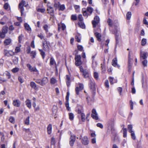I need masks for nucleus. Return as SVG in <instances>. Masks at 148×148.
Here are the masks:
<instances>
[{
    "mask_svg": "<svg viewBox=\"0 0 148 148\" xmlns=\"http://www.w3.org/2000/svg\"><path fill=\"white\" fill-rule=\"evenodd\" d=\"M107 23L111 27L113 26L114 27V30L113 33L115 34L116 42L118 40V37L120 34L119 25L117 20H114L113 21L110 18H108L107 20Z\"/></svg>",
    "mask_w": 148,
    "mask_h": 148,
    "instance_id": "1",
    "label": "nucleus"
},
{
    "mask_svg": "<svg viewBox=\"0 0 148 148\" xmlns=\"http://www.w3.org/2000/svg\"><path fill=\"white\" fill-rule=\"evenodd\" d=\"M94 10L91 7H88L87 8H83L82 9V12L84 16L87 18L88 16L92 14Z\"/></svg>",
    "mask_w": 148,
    "mask_h": 148,
    "instance_id": "2",
    "label": "nucleus"
},
{
    "mask_svg": "<svg viewBox=\"0 0 148 148\" xmlns=\"http://www.w3.org/2000/svg\"><path fill=\"white\" fill-rule=\"evenodd\" d=\"M76 111L78 114H80L81 120L83 122H84L85 120V115L83 113L84 109L83 107L81 106H78L76 108Z\"/></svg>",
    "mask_w": 148,
    "mask_h": 148,
    "instance_id": "3",
    "label": "nucleus"
},
{
    "mask_svg": "<svg viewBox=\"0 0 148 148\" xmlns=\"http://www.w3.org/2000/svg\"><path fill=\"white\" fill-rule=\"evenodd\" d=\"M108 130L110 129L111 134L113 136H115L116 135V133L114 127V122L111 120H109L107 124Z\"/></svg>",
    "mask_w": 148,
    "mask_h": 148,
    "instance_id": "4",
    "label": "nucleus"
},
{
    "mask_svg": "<svg viewBox=\"0 0 148 148\" xmlns=\"http://www.w3.org/2000/svg\"><path fill=\"white\" fill-rule=\"evenodd\" d=\"M75 64L77 66H79L82 64L81 60V56L80 55H75Z\"/></svg>",
    "mask_w": 148,
    "mask_h": 148,
    "instance_id": "5",
    "label": "nucleus"
},
{
    "mask_svg": "<svg viewBox=\"0 0 148 148\" xmlns=\"http://www.w3.org/2000/svg\"><path fill=\"white\" fill-rule=\"evenodd\" d=\"M99 21L100 19L98 16H96L94 17V20L92 21V24L94 28L96 27L97 25L99 23Z\"/></svg>",
    "mask_w": 148,
    "mask_h": 148,
    "instance_id": "6",
    "label": "nucleus"
},
{
    "mask_svg": "<svg viewBox=\"0 0 148 148\" xmlns=\"http://www.w3.org/2000/svg\"><path fill=\"white\" fill-rule=\"evenodd\" d=\"M148 56V53L147 52L142 51H140V58L141 61L143 59H146Z\"/></svg>",
    "mask_w": 148,
    "mask_h": 148,
    "instance_id": "7",
    "label": "nucleus"
},
{
    "mask_svg": "<svg viewBox=\"0 0 148 148\" xmlns=\"http://www.w3.org/2000/svg\"><path fill=\"white\" fill-rule=\"evenodd\" d=\"M25 1L23 0H22L19 3L18 5V8L20 9V11L21 13V15L23 14V12L24 11V9L23 8L24 6H26V5H25Z\"/></svg>",
    "mask_w": 148,
    "mask_h": 148,
    "instance_id": "8",
    "label": "nucleus"
},
{
    "mask_svg": "<svg viewBox=\"0 0 148 148\" xmlns=\"http://www.w3.org/2000/svg\"><path fill=\"white\" fill-rule=\"evenodd\" d=\"M76 139V136L74 135L71 134L69 139V144L71 146L73 145Z\"/></svg>",
    "mask_w": 148,
    "mask_h": 148,
    "instance_id": "9",
    "label": "nucleus"
},
{
    "mask_svg": "<svg viewBox=\"0 0 148 148\" xmlns=\"http://www.w3.org/2000/svg\"><path fill=\"white\" fill-rule=\"evenodd\" d=\"M4 54L5 56L9 57L14 55V53L11 50L8 51L6 49H4Z\"/></svg>",
    "mask_w": 148,
    "mask_h": 148,
    "instance_id": "10",
    "label": "nucleus"
},
{
    "mask_svg": "<svg viewBox=\"0 0 148 148\" xmlns=\"http://www.w3.org/2000/svg\"><path fill=\"white\" fill-rule=\"evenodd\" d=\"M27 66L30 71L37 72L38 73V71L36 67H32L29 64H27Z\"/></svg>",
    "mask_w": 148,
    "mask_h": 148,
    "instance_id": "11",
    "label": "nucleus"
},
{
    "mask_svg": "<svg viewBox=\"0 0 148 148\" xmlns=\"http://www.w3.org/2000/svg\"><path fill=\"white\" fill-rule=\"evenodd\" d=\"M47 10L48 11V13L51 16H53L54 15V10L53 7L48 6Z\"/></svg>",
    "mask_w": 148,
    "mask_h": 148,
    "instance_id": "12",
    "label": "nucleus"
},
{
    "mask_svg": "<svg viewBox=\"0 0 148 148\" xmlns=\"http://www.w3.org/2000/svg\"><path fill=\"white\" fill-rule=\"evenodd\" d=\"M97 114L95 109H93L92 110V113L91 114V116L92 118L96 120L98 119V117L97 116Z\"/></svg>",
    "mask_w": 148,
    "mask_h": 148,
    "instance_id": "13",
    "label": "nucleus"
},
{
    "mask_svg": "<svg viewBox=\"0 0 148 148\" xmlns=\"http://www.w3.org/2000/svg\"><path fill=\"white\" fill-rule=\"evenodd\" d=\"M12 103L14 106L19 107L21 104V102L19 99H17L14 100Z\"/></svg>",
    "mask_w": 148,
    "mask_h": 148,
    "instance_id": "14",
    "label": "nucleus"
},
{
    "mask_svg": "<svg viewBox=\"0 0 148 148\" xmlns=\"http://www.w3.org/2000/svg\"><path fill=\"white\" fill-rule=\"evenodd\" d=\"M89 142L88 138L86 136H85L82 139V142L85 145H87L89 143Z\"/></svg>",
    "mask_w": 148,
    "mask_h": 148,
    "instance_id": "15",
    "label": "nucleus"
},
{
    "mask_svg": "<svg viewBox=\"0 0 148 148\" xmlns=\"http://www.w3.org/2000/svg\"><path fill=\"white\" fill-rule=\"evenodd\" d=\"M42 86H43L47 84L48 81V79L47 77H43L42 79Z\"/></svg>",
    "mask_w": 148,
    "mask_h": 148,
    "instance_id": "16",
    "label": "nucleus"
},
{
    "mask_svg": "<svg viewBox=\"0 0 148 148\" xmlns=\"http://www.w3.org/2000/svg\"><path fill=\"white\" fill-rule=\"evenodd\" d=\"M55 64V67L56 70H57V66H56V63L55 60H54V58L52 57H51L50 59V65L52 66V65H53V64Z\"/></svg>",
    "mask_w": 148,
    "mask_h": 148,
    "instance_id": "17",
    "label": "nucleus"
},
{
    "mask_svg": "<svg viewBox=\"0 0 148 148\" xmlns=\"http://www.w3.org/2000/svg\"><path fill=\"white\" fill-rule=\"evenodd\" d=\"M89 87L91 89L94 90L95 88V83L93 80L90 79V80Z\"/></svg>",
    "mask_w": 148,
    "mask_h": 148,
    "instance_id": "18",
    "label": "nucleus"
},
{
    "mask_svg": "<svg viewBox=\"0 0 148 148\" xmlns=\"http://www.w3.org/2000/svg\"><path fill=\"white\" fill-rule=\"evenodd\" d=\"M66 82L67 86L68 87L69 86L70 83V76L68 75H66Z\"/></svg>",
    "mask_w": 148,
    "mask_h": 148,
    "instance_id": "19",
    "label": "nucleus"
},
{
    "mask_svg": "<svg viewBox=\"0 0 148 148\" xmlns=\"http://www.w3.org/2000/svg\"><path fill=\"white\" fill-rule=\"evenodd\" d=\"M142 79L141 82L142 83V87L144 89L146 90L147 88V85L146 83L144 84V77L143 75L141 76Z\"/></svg>",
    "mask_w": 148,
    "mask_h": 148,
    "instance_id": "20",
    "label": "nucleus"
},
{
    "mask_svg": "<svg viewBox=\"0 0 148 148\" xmlns=\"http://www.w3.org/2000/svg\"><path fill=\"white\" fill-rule=\"evenodd\" d=\"M42 45L43 49L45 50H48L49 49V47L47 42L45 41L44 42H43Z\"/></svg>",
    "mask_w": 148,
    "mask_h": 148,
    "instance_id": "21",
    "label": "nucleus"
},
{
    "mask_svg": "<svg viewBox=\"0 0 148 148\" xmlns=\"http://www.w3.org/2000/svg\"><path fill=\"white\" fill-rule=\"evenodd\" d=\"M25 104L27 107L29 108H31V103L30 100L29 99H27L25 101Z\"/></svg>",
    "mask_w": 148,
    "mask_h": 148,
    "instance_id": "22",
    "label": "nucleus"
},
{
    "mask_svg": "<svg viewBox=\"0 0 148 148\" xmlns=\"http://www.w3.org/2000/svg\"><path fill=\"white\" fill-rule=\"evenodd\" d=\"M94 34L95 36L97 38V40L99 41H101V34L97 32H95L94 33Z\"/></svg>",
    "mask_w": 148,
    "mask_h": 148,
    "instance_id": "23",
    "label": "nucleus"
},
{
    "mask_svg": "<svg viewBox=\"0 0 148 148\" xmlns=\"http://www.w3.org/2000/svg\"><path fill=\"white\" fill-rule=\"evenodd\" d=\"M12 41L10 38L5 39L4 41V43L5 45L7 46L10 44Z\"/></svg>",
    "mask_w": 148,
    "mask_h": 148,
    "instance_id": "24",
    "label": "nucleus"
},
{
    "mask_svg": "<svg viewBox=\"0 0 148 148\" xmlns=\"http://www.w3.org/2000/svg\"><path fill=\"white\" fill-rule=\"evenodd\" d=\"M30 85L31 87L35 90H36L38 89L37 85L34 82H31L30 83Z\"/></svg>",
    "mask_w": 148,
    "mask_h": 148,
    "instance_id": "25",
    "label": "nucleus"
},
{
    "mask_svg": "<svg viewBox=\"0 0 148 148\" xmlns=\"http://www.w3.org/2000/svg\"><path fill=\"white\" fill-rule=\"evenodd\" d=\"M75 38L77 42H80L81 38V34L77 33L76 35Z\"/></svg>",
    "mask_w": 148,
    "mask_h": 148,
    "instance_id": "26",
    "label": "nucleus"
},
{
    "mask_svg": "<svg viewBox=\"0 0 148 148\" xmlns=\"http://www.w3.org/2000/svg\"><path fill=\"white\" fill-rule=\"evenodd\" d=\"M83 75L85 78H87L89 77V73L87 70H85L83 73Z\"/></svg>",
    "mask_w": 148,
    "mask_h": 148,
    "instance_id": "27",
    "label": "nucleus"
},
{
    "mask_svg": "<svg viewBox=\"0 0 148 148\" xmlns=\"http://www.w3.org/2000/svg\"><path fill=\"white\" fill-rule=\"evenodd\" d=\"M47 132L49 134H50L51 133L52 125L51 124H49L47 128Z\"/></svg>",
    "mask_w": 148,
    "mask_h": 148,
    "instance_id": "28",
    "label": "nucleus"
},
{
    "mask_svg": "<svg viewBox=\"0 0 148 148\" xmlns=\"http://www.w3.org/2000/svg\"><path fill=\"white\" fill-rule=\"evenodd\" d=\"M112 65L114 66H115L117 65L119 68L120 67V66L117 65V60L116 58H115V59L113 60L112 61Z\"/></svg>",
    "mask_w": 148,
    "mask_h": 148,
    "instance_id": "29",
    "label": "nucleus"
},
{
    "mask_svg": "<svg viewBox=\"0 0 148 148\" xmlns=\"http://www.w3.org/2000/svg\"><path fill=\"white\" fill-rule=\"evenodd\" d=\"M142 61V63L144 67L147 66V61L146 59H143Z\"/></svg>",
    "mask_w": 148,
    "mask_h": 148,
    "instance_id": "30",
    "label": "nucleus"
},
{
    "mask_svg": "<svg viewBox=\"0 0 148 148\" xmlns=\"http://www.w3.org/2000/svg\"><path fill=\"white\" fill-rule=\"evenodd\" d=\"M123 137L124 138H125L127 137V129L126 128H123Z\"/></svg>",
    "mask_w": 148,
    "mask_h": 148,
    "instance_id": "31",
    "label": "nucleus"
},
{
    "mask_svg": "<svg viewBox=\"0 0 148 148\" xmlns=\"http://www.w3.org/2000/svg\"><path fill=\"white\" fill-rule=\"evenodd\" d=\"M39 50L40 52V54L42 57V58L44 59L45 56V52L42 49H39Z\"/></svg>",
    "mask_w": 148,
    "mask_h": 148,
    "instance_id": "32",
    "label": "nucleus"
},
{
    "mask_svg": "<svg viewBox=\"0 0 148 148\" xmlns=\"http://www.w3.org/2000/svg\"><path fill=\"white\" fill-rule=\"evenodd\" d=\"M24 27L28 31H30L31 29L29 25L27 23H25L24 24Z\"/></svg>",
    "mask_w": 148,
    "mask_h": 148,
    "instance_id": "33",
    "label": "nucleus"
},
{
    "mask_svg": "<svg viewBox=\"0 0 148 148\" xmlns=\"http://www.w3.org/2000/svg\"><path fill=\"white\" fill-rule=\"evenodd\" d=\"M78 24L80 27L82 28L83 29L85 27V25L84 23H83L82 21L79 22Z\"/></svg>",
    "mask_w": 148,
    "mask_h": 148,
    "instance_id": "34",
    "label": "nucleus"
},
{
    "mask_svg": "<svg viewBox=\"0 0 148 148\" xmlns=\"http://www.w3.org/2000/svg\"><path fill=\"white\" fill-rule=\"evenodd\" d=\"M131 13L130 12H128L126 14V18L127 20H130L131 16Z\"/></svg>",
    "mask_w": 148,
    "mask_h": 148,
    "instance_id": "35",
    "label": "nucleus"
},
{
    "mask_svg": "<svg viewBox=\"0 0 148 148\" xmlns=\"http://www.w3.org/2000/svg\"><path fill=\"white\" fill-rule=\"evenodd\" d=\"M69 119L71 121L73 120L74 118V114L72 113H70L69 114Z\"/></svg>",
    "mask_w": 148,
    "mask_h": 148,
    "instance_id": "36",
    "label": "nucleus"
},
{
    "mask_svg": "<svg viewBox=\"0 0 148 148\" xmlns=\"http://www.w3.org/2000/svg\"><path fill=\"white\" fill-rule=\"evenodd\" d=\"M57 82L56 80L53 77H52L50 79L51 84H54Z\"/></svg>",
    "mask_w": 148,
    "mask_h": 148,
    "instance_id": "37",
    "label": "nucleus"
},
{
    "mask_svg": "<svg viewBox=\"0 0 148 148\" xmlns=\"http://www.w3.org/2000/svg\"><path fill=\"white\" fill-rule=\"evenodd\" d=\"M128 129V131L129 132H132V131H133L132 130L133 127L132 125H129L127 126Z\"/></svg>",
    "mask_w": 148,
    "mask_h": 148,
    "instance_id": "38",
    "label": "nucleus"
},
{
    "mask_svg": "<svg viewBox=\"0 0 148 148\" xmlns=\"http://www.w3.org/2000/svg\"><path fill=\"white\" fill-rule=\"evenodd\" d=\"M71 19L73 21H76L77 19V17L76 15L72 14L71 16Z\"/></svg>",
    "mask_w": 148,
    "mask_h": 148,
    "instance_id": "39",
    "label": "nucleus"
},
{
    "mask_svg": "<svg viewBox=\"0 0 148 148\" xmlns=\"http://www.w3.org/2000/svg\"><path fill=\"white\" fill-rule=\"evenodd\" d=\"M8 28L7 27L5 26L3 27L2 32L6 34L8 32Z\"/></svg>",
    "mask_w": 148,
    "mask_h": 148,
    "instance_id": "40",
    "label": "nucleus"
},
{
    "mask_svg": "<svg viewBox=\"0 0 148 148\" xmlns=\"http://www.w3.org/2000/svg\"><path fill=\"white\" fill-rule=\"evenodd\" d=\"M29 116H28L26 119L25 121V124L27 125H28L29 124Z\"/></svg>",
    "mask_w": 148,
    "mask_h": 148,
    "instance_id": "41",
    "label": "nucleus"
},
{
    "mask_svg": "<svg viewBox=\"0 0 148 148\" xmlns=\"http://www.w3.org/2000/svg\"><path fill=\"white\" fill-rule=\"evenodd\" d=\"M147 43V40L145 38H143L141 41V43L142 46L145 45Z\"/></svg>",
    "mask_w": 148,
    "mask_h": 148,
    "instance_id": "42",
    "label": "nucleus"
},
{
    "mask_svg": "<svg viewBox=\"0 0 148 148\" xmlns=\"http://www.w3.org/2000/svg\"><path fill=\"white\" fill-rule=\"evenodd\" d=\"M131 133V135L132 139L133 140H135L136 138V137L134 131H132L130 132Z\"/></svg>",
    "mask_w": 148,
    "mask_h": 148,
    "instance_id": "43",
    "label": "nucleus"
},
{
    "mask_svg": "<svg viewBox=\"0 0 148 148\" xmlns=\"http://www.w3.org/2000/svg\"><path fill=\"white\" fill-rule=\"evenodd\" d=\"M65 9V5L64 4L60 5L59 6V10L62 11L64 10Z\"/></svg>",
    "mask_w": 148,
    "mask_h": 148,
    "instance_id": "44",
    "label": "nucleus"
},
{
    "mask_svg": "<svg viewBox=\"0 0 148 148\" xmlns=\"http://www.w3.org/2000/svg\"><path fill=\"white\" fill-rule=\"evenodd\" d=\"M51 145H54L56 144V141L55 138L52 137L51 139Z\"/></svg>",
    "mask_w": 148,
    "mask_h": 148,
    "instance_id": "45",
    "label": "nucleus"
},
{
    "mask_svg": "<svg viewBox=\"0 0 148 148\" xmlns=\"http://www.w3.org/2000/svg\"><path fill=\"white\" fill-rule=\"evenodd\" d=\"M9 121L11 123H14L15 122V119L14 118L13 116H11L9 119Z\"/></svg>",
    "mask_w": 148,
    "mask_h": 148,
    "instance_id": "46",
    "label": "nucleus"
},
{
    "mask_svg": "<svg viewBox=\"0 0 148 148\" xmlns=\"http://www.w3.org/2000/svg\"><path fill=\"white\" fill-rule=\"evenodd\" d=\"M132 59L130 58V52L129 53V60H128V65L129 67L130 66V67H131V61H132Z\"/></svg>",
    "mask_w": 148,
    "mask_h": 148,
    "instance_id": "47",
    "label": "nucleus"
},
{
    "mask_svg": "<svg viewBox=\"0 0 148 148\" xmlns=\"http://www.w3.org/2000/svg\"><path fill=\"white\" fill-rule=\"evenodd\" d=\"M92 68H94L95 67V65H96L97 64V62H95V63L94 62V59L95 58V56H92Z\"/></svg>",
    "mask_w": 148,
    "mask_h": 148,
    "instance_id": "48",
    "label": "nucleus"
},
{
    "mask_svg": "<svg viewBox=\"0 0 148 148\" xmlns=\"http://www.w3.org/2000/svg\"><path fill=\"white\" fill-rule=\"evenodd\" d=\"M77 48L78 50L81 51H83V47L81 45H78L77 46Z\"/></svg>",
    "mask_w": 148,
    "mask_h": 148,
    "instance_id": "49",
    "label": "nucleus"
},
{
    "mask_svg": "<svg viewBox=\"0 0 148 148\" xmlns=\"http://www.w3.org/2000/svg\"><path fill=\"white\" fill-rule=\"evenodd\" d=\"M48 26L46 24L44 25L43 27V29L45 30L46 33L48 32Z\"/></svg>",
    "mask_w": 148,
    "mask_h": 148,
    "instance_id": "50",
    "label": "nucleus"
},
{
    "mask_svg": "<svg viewBox=\"0 0 148 148\" xmlns=\"http://www.w3.org/2000/svg\"><path fill=\"white\" fill-rule=\"evenodd\" d=\"M94 77L96 79H97L99 77V75L98 73L97 72H95L94 73Z\"/></svg>",
    "mask_w": 148,
    "mask_h": 148,
    "instance_id": "51",
    "label": "nucleus"
},
{
    "mask_svg": "<svg viewBox=\"0 0 148 148\" xmlns=\"http://www.w3.org/2000/svg\"><path fill=\"white\" fill-rule=\"evenodd\" d=\"M19 70V69L18 68L15 67L12 69V71L14 73H15L18 72Z\"/></svg>",
    "mask_w": 148,
    "mask_h": 148,
    "instance_id": "52",
    "label": "nucleus"
},
{
    "mask_svg": "<svg viewBox=\"0 0 148 148\" xmlns=\"http://www.w3.org/2000/svg\"><path fill=\"white\" fill-rule=\"evenodd\" d=\"M81 90L78 87H77L75 88V92L76 94L77 95H79V92Z\"/></svg>",
    "mask_w": 148,
    "mask_h": 148,
    "instance_id": "53",
    "label": "nucleus"
},
{
    "mask_svg": "<svg viewBox=\"0 0 148 148\" xmlns=\"http://www.w3.org/2000/svg\"><path fill=\"white\" fill-rule=\"evenodd\" d=\"M78 19L80 21H82L83 20V18L82 15L81 14L79 15L78 16Z\"/></svg>",
    "mask_w": 148,
    "mask_h": 148,
    "instance_id": "54",
    "label": "nucleus"
},
{
    "mask_svg": "<svg viewBox=\"0 0 148 148\" xmlns=\"http://www.w3.org/2000/svg\"><path fill=\"white\" fill-rule=\"evenodd\" d=\"M36 54V52L35 51H33L31 53V56H32V58H34L35 57Z\"/></svg>",
    "mask_w": 148,
    "mask_h": 148,
    "instance_id": "55",
    "label": "nucleus"
},
{
    "mask_svg": "<svg viewBox=\"0 0 148 148\" xmlns=\"http://www.w3.org/2000/svg\"><path fill=\"white\" fill-rule=\"evenodd\" d=\"M35 82L42 86L41 79H35Z\"/></svg>",
    "mask_w": 148,
    "mask_h": 148,
    "instance_id": "56",
    "label": "nucleus"
},
{
    "mask_svg": "<svg viewBox=\"0 0 148 148\" xmlns=\"http://www.w3.org/2000/svg\"><path fill=\"white\" fill-rule=\"evenodd\" d=\"M13 61L14 64H17L18 62V59L16 58H14L13 59Z\"/></svg>",
    "mask_w": 148,
    "mask_h": 148,
    "instance_id": "57",
    "label": "nucleus"
},
{
    "mask_svg": "<svg viewBox=\"0 0 148 148\" xmlns=\"http://www.w3.org/2000/svg\"><path fill=\"white\" fill-rule=\"evenodd\" d=\"M104 84H105V85L106 87L107 88H109V82L108 80H106L105 81Z\"/></svg>",
    "mask_w": 148,
    "mask_h": 148,
    "instance_id": "58",
    "label": "nucleus"
},
{
    "mask_svg": "<svg viewBox=\"0 0 148 148\" xmlns=\"http://www.w3.org/2000/svg\"><path fill=\"white\" fill-rule=\"evenodd\" d=\"M45 9L43 8H39L37 10L38 12H40L41 13L44 12H45Z\"/></svg>",
    "mask_w": 148,
    "mask_h": 148,
    "instance_id": "59",
    "label": "nucleus"
},
{
    "mask_svg": "<svg viewBox=\"0 0 148 148\" xmlns=\"http://www.w3.org/2000/svg\"><path fill=\"white\" fill-rule=\"evenodd\" d=\"M23 37V36L22 34H21L19 36L18 39L19 43H21V42Z\"/></svg>",
    "mask_w": 148,
    "mask_h": 148,
    "instance_id": "60",
    "label": "nucleus"
},
{
    "mask_svg": "<svg viewBox=\"0 0 148 148\" xmlns=\"http://www.w3.org/2000/svg\"><path fill=\"white\" fill-rule=\"evenodd\" d=\"M4 63V60L2 59H0V68L2 67Z\"/></svg>",
    "mask_w": 148,
    "mask_h": 148,
    "instance_id": "61",
    "label": "nucleus"
},
{
    "mask_svg": "<svg viewBox=\"0 0 148 148\" xmlns=\"http://www.w3.org/2000/svg\"><path fill=\"white\" fill-rule=\"evenodd\" d=\"M20 51V48L19 47H17L15 49V52L16 53H18Z\"/></svg>",
    "mask_w": 148,
    "mask_h": 148,
    "instance_id": "62",
    "label": "nucleus"
},
{
    "mask_svg": "<svg viewBox=\"0 0 148 148\" xmlns=\"http://www.w3.org/2000/svg\"><path fill=\"white\" fill-rule=\"evenodd\" d=\"M9 6V5L8 3H6L4 5V8L5 9L7 10L8 9Z\"/></svg>",
    "mask_w": 148,
    "mask_h": 148,
    "instance_id": "63",
    "label": "nucleus"
},
{
    "mask_svg": "<svg viewBox=\"0 0 148 148\" xmlns=\"http://www.w3.org/2000/svg\"><path fill=\"white\" fill-rule=\"evenodd\" d=\"M97 126L100 128L102 129L103 128V125L101 123H98L97 124Z\"/></svg>",
    "mask_w": 148,
    "mask_h": 148,
    "instance_id": "64",
    "label": "nucleus"
}]
</instances>
